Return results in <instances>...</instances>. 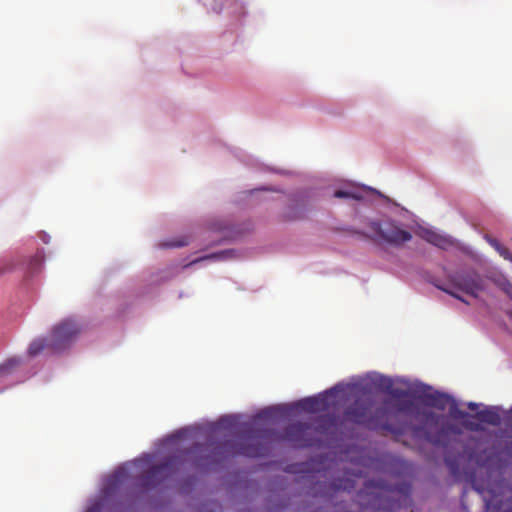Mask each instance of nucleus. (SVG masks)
Returning <instances> with one entry per match:
<instances>
[{
	"instance_id": "f257e3e1",
	"label": "nucleus",
	"mask_w": 512,
	"mask_h": 512,
	"mask_svg": "<svg viewBox=\"0 0 512 512\" xmlns=\"http://www.w3.org/2000/svg\"><path fill=\"white\" fill-rule=\"evenodd\" d=\"M367 227L370 234H365V236L378 244L400 248L412 239L411 232L402 228L400 224L392 219L370 220L367 222ZM357 233L364 235L361 232Z\"/></svg>"
},
{
	"instance_id": "f03ea898",
	"label": "nucleus",
	"mask_w": 512,
	"mask_h": 512,
	"mask_svg": "<svg viewBox=\"0 0 512 512\" xmlns=\"http://www.w3.org/2000/svg\"><path fill=\"white\" fill-rule=\"evenodd\" d=\"M79 332V326L74 320L61 321L54 326L47 338L34 340V355L46 349L53 353L60 352L70 345Z\"/></svg>"
},
{
	"instance_id": "7ed1b4c3",
	"label": "nucleus",
	"mask_w": 512,
	"mask_h": 512,
	"mask_svg": "<svg viewBox=\"0 0 512 512\" xmlns=\"http://www.w3.org/2000/svg\"><path fill=\"white\" fill-rule=\"evenodd\" d=\"M448 282L451 287L473 297H477L478 293L483 290V280L474 270L452 273L448 275Z\"/></svg>"
},
{
	"instance_id": "20e7f679",
	"label": "nucleus",
	"mask_w": 512,
	"mask_h": 512,
	"mask_svg": "<svg viewBox=\"0 0 512 512\" xmlns=\"http://www.w3.org/2000/svg\"><path fill=\"white\" fill-rule=\"evenodd\" d=\"M423 402L430 407L437 408L439 410H445L448 404L450 405V414L452 417L457 419H466L469 414L458 408L455 400L449 396L448 394L441 392H434L431 394H426L423 397Z\"/></svg>"
},
{
	"instance_id": "39448f33",
	"label": "nucleus",
	"mask_w": 512,
	"mask_h": 512,
	"mask_svg": "<svg viewBox=\"0 0 512 512\" xmlns=\"http://www.w3.org/2000/svg\"><path fill=\"white\" fill-rule=\"evenodd\" d=\"M410 493L409 485H401L399 487L382 488L380 494L377 496L378 507L380 510L383 508L385 512H394L400 507L396 495L407 499Z\"/></svg>"
},
{
	"instance_id": "423d86ee",
	"label": "nucleus",
	"mask_w": 512,
	"mask_h": 512,
	"mask_svg": "<svg viewBox=\"0 0 512 512\" xmlns=\"http://www.w3.org/2000/svg\"><path fill=\"white\" fill-rule=\"evenodd\" d=\"M308 429L309 425L307 423H292L285 428L281 439L291 442L295 447H310L313 443L312 439L307 438Z\"/></svg>"
},
{
	"instance_id": "0eeeda50",
	"label": "nucleus",
	"mask_w": 512,
	"mask_h": 512,
	"mask_svg": "<svg viewBox=\"0 0 512 512\" xmlns=\"http://www.w3.org/2000/svg\"><path fill=\"white\" fill-rule=\"evenodd\" d=\"M372 401L356 400L345 410L346 418L359 425H364L368 428L369 418L372 413Z\"/></svg>"
},
{
	"instance_id": "6e6552de",
	"label": "nucleus",
	"mask_w": 512,
	"mask_h": 512,
	"mask_svg": "<svg viewBox=\"0 0 512 512\" xmlns=\"http://www.w3.org/2000/svg\"><path fill=\"white\" fill-rule=\"evenodd\" d=\"M337 387H334L317 396L308 397L298 402V407L310 413L324 412L330 407L329 397L334 396Z\"/></svg>"
},
{
	"instance_id": "1a4fd4ad",
	"label": "nucleus",
	"mask_w": 512,
	"mask_h": 512,
	"mask_svg": "<svg viewBox=\"0 0 512 512\" xmlns=\"http://www.w3.org/2000/svg\"><path fill=\"white\" fill-rule=\"evenodd\" d=\"M171 466V462L166 460L160 464L154 465L149 468L141 477L142 486L145 488L155 487L160 483V479H158V475L163 471L168 470Z\"/></svg>"
},
{
	"instance_id": "9d476101",
	"label": "nucleus",
	"mask_w": 512,
	"mask_h": 512,
	"mask_svg": "<svg viewBox=\"0 0 512 512\" xmlns=\"http://www.w3.org/2000/svg\"><path fill=\"white\" fill-rule=\"evenodd\" d=\"M467 418H475L482 423L492 426H499L501 424V415L497 407H487L481 411H478L473 416L469 414Z\"/></svg>"
},
{
	"instance_id": "9b49d317",
	"label": "nucleus",
	"mask_w": 512,
	"mask_h": 512,
	"mask_svg": "<svg viewBox=\"0 0 512 512\" xmlns=\"http://www.w3.org/2000/svg\"><path fill=\"white\" fill-rule=\"evenodd\" d=\"M387 414H388V411H387L386 407H377V408L372 407V413H371V417L369 418L368 428L369 429H378V428L389 429Z\"/></svg>"
},
{
	"instance_id": "f8f14e48",
	"label": "nucleus",
	"mask_w": 512,
	"mask_h": 512,
	"mask_svg": "<svg viewBox=\"0 0 512 512\" xmlns=\"http://www.w3.org/2000/svg\"><path fill=\"white\" fill-rule=\"evenodd\" d=\"M236 454L251 458H260L267 456L268 449L259 443H243L240 445Z\"/></svg>"
},
{
	"instance_id": "ddd939ff",
	"label": "nucleus",
	"mask_w": 512,
	"mask_h": 512,
	"mask_svg": "<svg viewBox=\"0 0 512 512\" xmlns=\"http://www.w3.org/2000/svg\"><path fill=\"white\" fill-rule=\"evenodd\" d=\"M423 238L427 242H429L439 248H445L447 245L450 244L449 239H447L446 237H444L432 230H425L423 233Z\"/></svg>"
},
{
	"instance_id": "4468645a",
	"label": "nucleus",
	"mask_w": 512,
	"mask_h": 512,
	"mask_svg": "<svg viewBox=\"0 0 512 512\" xmlns=\"http://www.w3.org/2000/svg\"><path fill=\"white\" fill-rule=\"evenodd\" d=\"M393 407L396 412L403 414H412L415 412V402L409 397L394 401Z\"/></svg>"
},
{
	"instance_id": "2eb2a0df",
	"label": "nucleus",
	"mask_w": 512,
	"mask_h": 512,
	"mask_svg": "<svg viewBox=\"0 0 512 512\" xmlns=\"http://www.w3.org/2000/svg\"><path fill=\"white\" fill-rule=\"evenodd\" d=\"M383 387L385 391L394 398V401L404 399L410 396L407 390L401 388H393V384L390 379L384 380Z\"/></svg>"
},
{
	"instance_id": "dca6fc26",
	"label": "nucleus",
	"mask_w": 512,
	"mask_h": 512,
	"mask_svg": "<svg viewBox=\"0 0 512 512\" xmlns=\"http://www.w3.org/2000/svg\"><path fill=\"white\" fill-rule=\"evenodd\" d=\"M334 197L336 198H346V199H354V200H362L363 196L361 193L355 190H337L334 193Z\"/></svg>"
},
{
	"instance_id": "f3484780",
	"label": "nucleus",
	"mask_w": 512,
	"mask_h": 512,
	"mask_svg": "<svg viewBox=\"0 0 512 512\" xmlns=\"http://www.w3.org/2000/svg\"><path fill=\"white\" fill-rule=\"evenodd\" d=\"M486 510L487 512H512V502L508 505L507 508L502 509V503H494V500L486 501Z\"/></svg>"
},
{
	"instance_id": "a211bd4d",
	"label": "nucleus",
	"mask_w": 512,
	"mask_h": 512,
	"mask_svg": "<svg viewBox=\"0 0 512 512\" xmlns=\"http://www.w3.org/2000/svg\"><path fill=\"white\" fill-rule=\"evenodd\" d=\"M277 410H278V408H276V407L266 408V409L260 411L256 415V418L259 420H269L276 415Z\"/></svg>"
},
{
	"instance_id": "6ab92c4d",
	"label": "nucleus",
	"mask_w": 512,
	"mask_h": 512,
	"mask_svg": "<svg viewBox=\"0 0 512 512\" xmlns=\"http://www.w3.org/2000/svg\"><path fill=\"white\" fill-rule=\"evenodd\" d=\"M463 425L466 429L470 431L479 432L483 430V427L479 423L471 420L464 421Z\"/></svg>"
},
{
	"instance_id": "aec40b11",
	"label": "nucleus",
	"mask_w": 512,
	"mask_h": 512,
	"mask_svg": "<svg viewBox=\"0 0 512 512\" xmlns=\"http://www.w3.org/2000/svg\"><path fill=\"white\" fill-rule=\"evenodd\" d=\"M497 252L501 257H503L505 260H508L512 263V253L507 249L505 246H501Z\"/></svg>"
},
{
	"instance_id": "412c9836",
	"label": "nucleus",
	"mask_w": 512,
	"mask_h": 512,
	"mask_svg": "<svg viewBox=\"0 0 512 512\" xmlns=\"http://www.w3.org/2000/svg\"><path fill=\"white\" fill-rule=\"evenodd\" d=\"M418 414L422 415L426 419V421H432V422L437 421V416L432 411H429V410H424L422 412L418 411Z\"/></svg>"
},
{
	"instance_id": "4be33fe9",
	"label": "nucleus",
	"mask_w": 512,
	"mask_h": 512,
	"mask_svg": "<svg viewBox=\"0 0 512 512\" xmlns=\"http://www.w3.org/2000/svg\"><path fill=\"white\" fill-rule=\"evenodd\" d=\"M335 488L336 489H343V490H351V489L354 488V483H353L352 480L347 479V480L344 481V484H341V483L336 484L335 483Z\"/></svg>"
},
{
	"instance_id": "5701e85b",
	"label": "nucleus",
	"mask_w": 512,
	"mask_h": 512,
	"mask_svg": "<svg viewBox=\"0 0 512 512\" xmlns=\"http://www.w3.org/2000/svg\"><path fill=\"white\" fill-rule=\"evenodd\" d=\"M303 216H304V213L302 210L294 211L292 208H291V211L286 214V218L289 220L299 219V218H302Z\"/></svg>"
},
{
	"instance_id": "b1692460",
	"label": "nucleus",
	"mask_w": 512,
	"mask_h": 512,
	"mask_svg": "<svg viewBox=\"0 0 512 512\" xmlns=\"http://www.w3.org/2000/svg\"><path fill=\"white\" fill-rule=\"evenodd\" d=\"M187 244H188V241L180 240V241H171V242L164 243V246L172 248V247H183Z\"/></svg>"
},
{
	"instance_id": "393cba45",
	"label": "nucleus",
	"mask_w": 512,
	"mask_h": 512,
	"mask_svg": "<svg viewBox=\"0 0 512 512\" xmlns=\"http://www.w3.org/2000/svg\"><path fill=\"white\" fill-rule=\"evenodd\" d=\"M18 364V361L16 360H9L5 365L0 366V374L5 373L9 370V368H12Z\"/></svg>"
},
{
	"instance_id": "a878e982",
	"label": "nucleus",
	"mask_w": 512,
	"mask_h": 512,
	"mask_svg": "<svg viewBox=\"0 0 512 512\" xmlns=\"http://www.w3.org/2000/svg\"><path fill=\"white\" fill-rule=\"evenodd\" d=\"M486 240L496 251L502 246V244L497 239L491 236H486Z\"/></svg>"
},
{
	"instance_id": "bb28decb",
	"label": "nucleus",
	"mask_w": 512,
	"mask_h": 512,
	"mask_svg": "<svg viewBox=\"0 0 512 512\" xmlns=\"http://www.w3.org/2000/svg\"><path fill=\"white\" fill-rule=\"evenodd\" d=\"M442 291L446 292L447 294L461 300L462 302L464 303H467L462 297H460L459 295H457L456 293H454V291H452L451 289H449L448 287H439Z\"/></svg>"
},
{
	"instance_id": "cd10ccee",
	"label": "nucleus",
	"mask_w": 512,
	"mask_h": 512,
	"mask_svg": "<svg viewBox=\"0 0 512 512\" xmlns=\"http://www.w3.org/2000/svg\"><path fill=\"white\" fill-rule=\"evenodd\" d=\"M478 404L475 403V402H469L467 404V407L471 410V411H476L478 409Z\"/></svg>"
},
{
	"instance_id": "c85d7f7f",
	"label": "nucleus",
	"mask_w": 512,
	"mask_h": 512,
	"mask_svg": "<svg viewBox=\"0 0 512 512\" xmlns=\"http://www.w3.org/2000/svg\"><path fill=\"white\" fill-rule=\"evenodd\" d=\"M86 512H100V508L97 505H93L92 507L88 508Z\"/></svg>"
},
{
	"instance_id": "c756f323",
	"label": "nucleus",
	"mask_w": 512,
	"mask_h": 512,
	"mask_svg": "<svg viewBox=\"0 0 512 512\" xmlns=\"http://www.w3.org/2000/svg\"><path fill=\"white\" fill-rule=\"evenodd\" d=\"M123 474H124V471L123 470H119V471L116 472L115 476L117 478H120Z\"/></svg>"
},
{
	"instance_id": "7c9ffc66",
	"label": "nucleus",
	"mask_w": 512,
	"mask_h": 512,
	"mask_svg": "<svg viewBox=\"0 0 512 512\" xmlns=\"http://www.w3.org/2000/svg\"><path fill=\"white\" fill-rule=\"evenodd\" d=\"M228 253H230V251H224V252L220 253V254H219V256H220V255H226V254H228ZM211 257H218V254H214V255H212Z\"/></svg>"
},
{
	"instance_id": "2f4dec72",
	"label": "nucleus",
	"mask_w": 512,
	"mask_h": 512,
	"mask_svg": "<svg viewBox=\"0 0 512 512\" xmlns=\"http://www.w3.org/2000/svg\"><path fill=\"white\" fill-rule=\"evenodd\" d=\"M43 241H44L45 243H48L47 237H46V235H45L44 233H43Z\"/></svg>"
},
{
	"instance_id": "473e14b6",
	"label": "nucleus",
	"mask_w": 512,
	"mask_h": 512,
	"mask_svg": "<svg viewBox=\"0 0 512 512\" xmlns=\"http://www.w3.org/2000/svg\"><path fill=\"white\" fill-rule=\"evenodd\" d=\"M509 417H510V420L512 421V408L509 410Z\"/></svg>"
},
{
	"instance_id": "72a5a7b5",
	"label": "nucleus",
	"mask_w": 512,
	"mask_h": 512,
	"mask_svg": "<svg viewBox=\"0 0 512 512\" xmlns=\"http://www.w3.org/2000/svg\"><path fill=\"white\" fill-rule=\"evenodd\" d=\"M33 261L36 262V258L34 257L33 258ZM36 266V263H34V267Z\"/></svg>"
}]
</instances>
